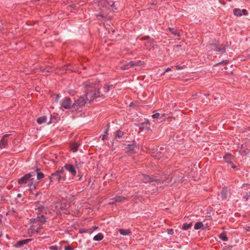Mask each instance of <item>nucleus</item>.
<instances>
[{"label": "nucleus", "mask_w": 250, "mask_h": 250, "mask_svg": "<svg viewBox=\"0 0 250 250\" xmlns=\"http://www.w3.org/2000/svg\"><path fill=\"white\" fill-rule=\"evenodd\" d=\"M85 87L86 99L81 97L73 103L74 107L77 109L83 106L87 102L91 103L95 98L100 97L99 91H97V84L92 80L83 83Z\"/></svg>", "instance_id": "nucleus-1"}, {"label": "nucleus", "mask_w": 250, "mask_h": 250, "mask_svg": "<svg viewBox=\"0 0 250 250\" xmlns=\"http://www.w3.org/2000/svg\"><path fill=\"white\" fill-rule=\"evenodd\" d=\"M49 178L50 180V183L53 182L62 183L65 181L66 178L63 168L62 167L61 169L52 173Z\"/></svg>", "instance_id": "nucleus-2"}, {"label": "nucleus", "mask_w": 250, "mask_h": 250, "mask_svg": "<svg viewBox=\"0 0 250 250\" xmlns=\"http://www.w3.org/2000/svg\"><path fill=\"white\" fill-rule=\"evenodd\" d=\"M36 172L35 171L25 174L21 178L19 179L18 183L19 185L28 184V186L31 188L33 185L34 178L32 177L35 176Z\"/></svg>", "instance_id": "nucleus-3"}, {"label": "nucleus", "mask_w": 250, "mask_h": 250, "mask_svg": "<svg viewBox=\"0 0 250 250\" xmlns=\"http://www.w3.org/2000/svg\"><path fill=\"white\" fill-rule=\"evenodd\" d=\"M100 4L106 9L114 11V1L113 0H101L100 1Z\"/></svg>", "instance_id": "nucleus-4"}, {"label": "nucleus", "mask_w": 250, "mask_h": 250, "mask_svg": "<svg viewBox=\"0 0 250 250\" xmlns=\"http://www.w3.org/2000/svg\"><path fill=\"white\" fill-rule=\"evenodd\" d=\"M69 206L68 205L62 202L58 203L56 206V208L58 211L66 214L69 213Z\"/></svg>", "instance_id": "nucleus-5"}, {"label": "nucleus", "mask_w": 250, "mask_h": 250, "mask_svg": "<svg viewBox=\"0 0 250 250\" xmlns=\"http://www.w3.org/2000/svg\"><path fill=\"white\" fill-rule=\"evenodd\" d=\"M61 105L65 109H70L71 107H74L73 103L69 97L65 98L62 101Z\"/></svg>", "instance_id": "nucleus-6"}, {"label": "nucleus", "mask_w": 250, "mask_h": 250, "mask_svg": "<svg viewBox=\"0 0 250 250\" xmlns=\"http://www.w3.org/2000/svg\"><path fill=\"white\" fill-rule=\"evenodd\" d=\"M141 61H139L137 62L134 61H130L126 64L121 67V69L122 70H128L130 68H131L135 66H138L141 65Z\"/></svg>", "instance_id": "nucleus-7"}, {"label": "nucleus", "mask_w": 250, "mask_h": 250, "mask_svg": "<svg viewBox=\"0 0 250 250\" xmlns=\"http://www.w3.org/2000/svg\"><path fill=\"white\" fill-rule=\"evenodd\" d=\"M63 168L68 171L72 176H74L76 175V170L72 165L70 164H66L64 165Z\"/></svg>", "instance_id": "nucleus-8"}, {"label": "nucleus", "mask_w": 250, "mask_h": 250, "mask_svg": "<svg viewBox=\"0 0 250 250\" xmlns=\"http://www.w3.org/2000/svg\"><path fill=\"white\" fill-rule=\"evenodd\" d=\"M10 136V134L4 135L0 141V148L1 149L6 147L8 145V140L7 138Z\"/></svg>", "instance_id": "nucleus-9"}, {"label": "nucleus", "mask_w": 250, "mask_h": 250, "mask_svg": "<svg viewBox=\"0 0 250 250\" xmlns=\"http://www.w3.org/2000/svg\"><path fill=\"white\" fill-rule=\"evenodd\" d=\"M35 210L37 213L42 214V215L46 214L49 212L48 208L42 206L38 207L37 208H35Z\"/></svg>", "instance_id": "nucleus-10"}, {"label": "nucleus", "mask_w": 250, "mask_h": 250, "mask_svg": "<svg viewBox=\"0 0 250 250\" xmlns=\"http://www.w3.org/2000/svg\"><path fill=\"white\" fill-rule=\"evenodd\" d=\"M140 178L141 179L142 182L145 183H149L152 181H155L153 178L150 177L149 176L145 174H141L139 175Z\"/></svg>", "instance_id": "nucleus-11"}, {"label": "nucleus", "mask_w": 250, "mask_h": 250, "mask_svg": "<svg viewBox=\"0 0 250 250\" xmlns=\"http://www.w3.org/2000/svg\"><path fill=\"white\" fill-rule=\"evenodd\" d=\"M233 14L236 16H241L242 15H247L248 13L246 9H234Z\"/></svg>", "instance_id": "nucleus-12"}, {"label": "nucleus", "mask_w": 250, "mask_h": 250, "mask_svg": "<svg viewBox=\"0 0 250 250\" xmlns=\"http://www.w3.org/2000/svg\"><path fill=\"white\" fill-rule=\"evenodd\" d=\"M32 241V239H27L19 241L15 245L16 248H20L22 247L24 245Z\"/></svg>", "instance_id": "nucleus-13"}, {"label": "nucleus", "mask_w": 250, "mask_h": 250, "mask_svg": "<svg viewBox=\"0 0 250 250\" xmlns=\"http://www.w3.org/2000/svg\"><path fill=\"white\" fill-rule=\"evenodd\" d=\"M232 156L230 154H226L224 156V159L226 161V162L229 164H230L231 167L232 168H235V166H234V164L231 162V160L232 159Z\"/></svg>", "instance_id": "nucleus-14"}, {"label": "nucleus", "mask_w": 250, "mask_h": 250, "mask_svg": "<svg viewBox=\"0 0 250 250\" xmlns=\"http://www.w3.org/2000/svg\"><path fill=\"white\" fill-rule=\"evenodd\" d=\"M221 199L223 200L227 199L228 197V190L227 188H223L220 194Z\"/></svg>", "instance_id": "nucleus-15"}, {"label": "nucleus", "mask_w": 250, "mask_h": 250, "mask_svg": "<svg viewBox=\"0 0 250 250\" xmlns=\"http://www.w3.org/2000/svg\"><path fill=\"white\" fill-rule=\"evenodd\" d=\"M124 133L121 130H118L116 132V134L114 136V140H117L118 139H122L124 136Z\"/></svg>", "instance_id": "nucleus-16"}, {"label": "nucleus", "mask_w": 250, "mask_h": 250, "mask_svg": "<svg viewBox=\"0 0 250 250\" xmlns=\"http://www.w3.org/2000/svg\"><path fill=\"white\" fill-rule=\"evenodd\" d=\"M135 147H136V146L134 144L128 145L126 147L127 151L130 153H134Z\"/></svg>", "instance_id": "nucleus-17"}, {"label": "nucleus", "mask_w": 250, "mask_h": 250, "mask_svg": "<svg viewBox=\"0 0 250 250\" xmlns=\"http://www.w3.org/2000/svg\"><path fill=\"white\" fill-rule=\"evenodd\" d=\"M120 233L122 235H127L131 233L130 229H120L119 230Z\"/></svg>", "instance_id": "nucleus-18"}, {"label": "nucleus", "mask_w": 250, "mask_h": 250, "mask_svg": "<svg viewBox=\"0 0 250 250\" xmlns=\"http://www.w3.org/2000/svg\"><path fill=\"white\" fill-rule=\"evenodd\" d=\"M47 121V117L45 116L40 117L37 119V123L41 125L42 123H45Z\"/></svg>", "instance_id": "nucleus-19"}, {"label": "nucleus", "mask_w": 250, "mask_h": 250, "mask_svg": "<svg viewBox=\"0 0 250 250\" xmlns=\"http://www.w3.org/2000/svg\"><path fill=\"white\" fill-rule=\"evenodd\" d=\"M104 238V235L102 233H99L97 235H96L94 238L93 240L94 241H101Z\"/></svg>", "instance_id": "nucleus-20"}, {"label": "nucleus", "mask_w": 250, "mask_h": 250, "mask_svg": "<svg viewBox=\"0 0 250 250\" xmlns=\"http://www.w3.org/2000/svg\"><path fill=\"white\" fill-rule=\"evenodd\" d=\"M149 124L148 122L147 121L146 122H144L143 123L139 125V128L141 129H145L146 130H148L150 128L149 126L145 127V125H147Z\"/></svg>", "instance_id": "nucleus-21"}, {"label": "nucleus", "mask_w": 250, "mask_h": 250, "mask_svg": "<svg viewBox=\"0 0 250 250\" xmlns=\"http://www.w3.org/2000/svg\"><path fill=\"white\" fill-rule=\"evenodd\" d=\"M70 149L73 152H75L78 150V144L77 143H73L70 146Z\"/></svg>", "instance_id": "nucleus-22"}, {"label": "nucleus", "mask_w": 250, "mask_h": 250, "mask_svg": "<svg viewBox=\"0 0 250 250\" xmlns=\"http://www.w3.org/2000/svg\"><path fill=\"white\" fill-rule=\"evenodd\" d=\"M36 220L41 223L44 224L46 222V218L43 215H41L40 216H38Z\"/></svg>", "instance_id": "nucleus-23"}, {"label": "nucleus", "mask_w": 250, "mask_h": 250, "mask_svg": "<svg viewBox=\"0 0 250 250\" xmlns=\"http://www.w3.org/2000/svg\"><path fill=\"white\" fill-rule=\"evenodd\" d=\"M219 238L222 240L223 241H227L228 240V238L227 236V234L226 233V232H223L222 233H221L220 235H219Z\"/></svg>", "instance_id": "nucleus-24"}, {"label": "nucleus", "mask_w": 250, "mask_h": 250, "mask_svg": "<svg viewBox=\"0 0 250 250\" xmlns=\"http://www.w3.org/2000/svg\"><path fill=\"white\" fill-rule=\"evenodd\" d=\"M214 47V50L218 52H224L225 51V47H219L216 45H213Z\"/></svg>", "instance_id": "nucleus-25"}, {"label": "nucleus", "mask_w": 250, "mask_h": 250, "mask_svg": "<svg viewBox=\"0 0 250 250\" xmlns=\"http://www.w3.org/2000/svg\"><path fill=\"white\" fill-rule=\"evenodd\" d=\"M203 224L201 222H198L196 223V224L194 225V228L195 229H201L203 227Z\"/></svg>", "instance_id": "nucleus-26"}, {"label": "nucleus", "mask_w": 250, "mask_h": 250, "mask_svg": "<svg viewBox=\"0 0 250 250\" xmlns=\"http://www.w3.org/2000/svg\"><path fill=\"white\" fill-rule=\"evenodd\" d=\"M191 226H192L191 223H189V224L185 223L183 224L182 229L184 230H187V229H188L189 228H190Z\"/></svg>", "instance_id": "nucleus-27"}, {"label": "nucleus", "mask_w": 250, "mask_h": 250, "mask_svg": "<svg viewBox=\"0 0 250 250\" xmlns=\"http://www.w3.org/2000/svg\"><path fill=\"white\" fill-rule=\"evenodd\" d=\"M37 179L38 180H41L44 177V174L42 172H38L39 169H37Z\"/></svg>", "instance_id": "nucleus-28"}, {"label": "nucleus", "mask_w": 250, "mask_h": 250, "mask_svg": "<svg viewBox=\"0 0 250 250\" xmlns=\"http://www.w3.org/2000/svg\"><path fill=\"white\" fill-rule=\"evenodd\" d=\"M168 30L173 35H177L178 36H180V34H179V33L178 32L177 30H176V29H174L173 28H170V27L168 28Z\"/></svg>", "instance_id": "nucleus-29"}, {"label": "nucleus", "mask_w": 250, "mask_h": 250, "mask_svg": "<svg viewBox=\"0 0 250 250\" xmlns=\"http://www.w3.org/2000/svg\"><path fill=\"white\" fill-rule=\"evenodd\" d=\"M125 199V197L120 196H116L115 198V202H121Z\"/></svg>", "instance_id": "nucleus-30"}, {"label": "nucleus", "mask_w": 250, "mask_h": 250, "mask_svg": "<svg viewBox=\"0 0 250 250\" xmlns=\"http://www.w3.org/2000/svg\"><path fill=\"white\" fill-rule=\"evenodd\" d=\"M161 116H163L164 115H161L159 113H156L152 115V118L153 119L161 118L162 117H160Z\"/></svg>", "instance_id": "nucleus-31"}, {"label": "nucleus", "mask_w": 250, "mask_h": 250, "mask_svg": "<svg viewBox=\"0 0 250 250\" xmlns=\"http://www.w3.org/2000/svg\"><path fill=\"white\" fill-rule=\"evenodd\" d=\"M52 70V68L50 66H47L46 68H45L44 69H42V72H49L51 71Z\"/></svg>", "instance_id": "nucleus-32"}, {"label": "nucleus", "mask_w": 250, "mask_h": 250, "mask_svg": "<svg viewBox=\"0 0 250 250\" xmlns=\"http://www.w3.org/2000/svg\"><path fill=\"white\" fill-rule=\"evenodd\" d=\"M154 42V40L153 39H151L150 40H149L146 44H145V45L146 46H148V45H149V46H151L152 45V44H153Z\"/></svg>", "instance_id": "nucleus-33"}, {"label": "nucleus", "mask_w": 250, "mask_h": 250, "mask_svg": "<svg viewBox=\"0 0 250 250\" xmlns=\"http://www.w3.org/2000/svg\"><path fill=\"white\" fill-rule=\"evenodd\" d=\"M243 198H245L246 201H248L250 198V194H249L247 192H246L245 195L243 196Z\"/></svg>", "instance_id": "nucleus-34"}, {"label": "nucleus", "mask_w": 250, "mask_h": 250, "mask_svg": "<svg viewBox=\"0 0 250 250\" xmlns=\"http://www.w3.org/2000/svg\"><path fill=\"white\" fill-rule=\"evenodd\" d=\"M242 188H244V189H250V185L248 184H245L243 185Z\"/></svg>", "instance_id": "nucleus-35"}, {"label": "nucleus", "mask_w": 250, "mask_h": 250, "mask_svg": "<svg viewBox=\"0 0 250 250\" xmlns=\"http://www.w3.org/2000/svg\"><path fill=\"white\" fill-rule=\"evenodd\" d=\"M80 233H87V229H79Z\"/></svg>", "instance_id": "nucleus-36"}, {"label": "nucleus", "mask_w": 250, "mask_h": 250, "mask_svg": "<svg viewBox=\"0 0 250 250\" xmlns=\"http://www.w3.org/2000/svg\"><path fill=\"white\" fill-rule=\"evenodd\" d=\"M240 151L241 154L243 156L246 155L248 154V152L246 151L245 150H243L242 148H241Z\"/></svg>", "instance_id": "nucleus-37"}, {"label": "nucleus", "mask_w": 250, "mask_h": 250, "mask_svg": "<svg viewBox=\"0 0 250 250\" xmlns=\"http://www.w3.org/2000/svg\"><path fill=\"white\" fill-rule=\"evenodd\" d=\"M51 250H58V247L57 246H51L49 247Z\"/></svg>", "instance_id": "nucleus-38"}, {"label": "nucleus", "mask_w": 250, "mask_h": 250, "mask_svg": "<svg viewBox=\"0 0 250 250\" xmlns=\"http://www.w3.org/2000/svg\"><path fill=\"white\" fill-rule=\"evenodd\" d=\"M107 135H108V133H107V131H106L105 132V134L103 135L102 140H104L106 139L107 138Z\"/></svg>", "instance_id": "nucleus-39"}, {"label": "nucleus", "mask_w": 250, "mask_h": 250, "mask_svg": "<svg viewBox=\"0 0 250 250\" xmlns=\"http://www.w3.org/2000/svg\"><path fill=\"white\" fill-rule=\"evenodd\" d=\"M104 89H105L104 91L105 92H108V91L109 90V86L107 85H106L104 87Z\"/></svg>", "instance_id": "nucleus-40"}, {"label": "nucleus", "mask_w": 250, "mask_h": 250, "mask_svg": "<svg viewBox=\"0 0 250 250\" xmlns=\"http://www.w3.org/2000/svg\"><path fill=\"white\" fill-rule=\"evenodd\" d=\"M167 233L169 234H173L174 232H173V230L172 229H167Z\"/></svg>", "instance_id": "nucleus-41"}, {"label": "nucleus", "mask_w": 250, "mask_h": 250, "mask_svg": "<svg viewBox=\"0 0 250 250\" xmlns=\"http://www.w3.org/2000/svg\"><path fill=\"white\" fill-rule=\"evenodd\" d=\"M87 233H90V234L93 232L92 228H90L89 229H87Z\"/></svg>", "instance_id": "nucleus-42"}, {"label": "nucleus", "mask_w": 250, "mask_h": 250, "mask_svg": "<svg viewBox=\"0 0 250 250\" xmlns=\"http://www.w3.org/2000/svg\"><path fill=\"white\" fill-rule=\"evenodd\" d=\"M171 70V68L170 67L167 68L165 71L162 73V75H164L167 72Z\"/></svg>", "instance_id": "nucleus-43"}, {"label": "nucleus", "mask_w": 250, "mask_h": 250, "mask_svg": "<svg viewBox=\"0 0 250 250\" xmlns=\"http://www.w3.org/2000/svg\"><path fill=\"white\" fill-rule=\"evenodd\" d=\"M228 63V61L226 60L225 61H223L222 62L219 63V64H221V63L227 64Z\"/></svg>", "instance_id": "nucleus-44"}, {"label": "nucleus", "mask_w": 250, "mask_h": 250, "mask_svg": "<svg viewBox=\"0 0 250 250\" xmlns=\"http://www.w3.org/2000/svg\"><path fill=\"white\" fill-rule=\"evenodd\" d=\"M91 228H92V230H93V231H94L95 230H96V229H98V228L97 227H96V226H93V227H91Z\"/></svg>", "instance_id": "nucleus-45"}, {"label": "nucleus", "mask_w": 250, "mask_h": 250, "mask_svg": "<svg viewBox=\"0 0 250 250\" xmlns=\"http://www.w3.org/2000/svg\"><path fill=\"white\" fill-rule=\"evenodd\" d=\"M115 203H116V202H115V200L114 201L109 202V205H114L115 204Z\"/></svg>", "instance_id": "nucleus-46"}, {"label": "nucleus", "mask_w": 250, "mask_h": 250, "mask_svg": "<svg viewBox=\"0 0 250 250\" xmlns=\"http://www.w3.org/2000/svg\"><path fill=\"white\" fill-rule=\"evenodd\" d=\"M97 17H101V18H104V16H103V15H102V14H100V15H97Z\"/></svg>", "instance_id": "nucleus-47"}, {"label": "nucleus", "mask_w": 250, "mask_h": 250, "mask_svg": "<svg viewBox=\"0 0 250 250\" xmlns=\"http://www.w3.org/2000/svg\"><path fill=\"white\" fill-rule=\"evenodd\" d=\"M21 196V194H20V193H19V194L17 195V197H18V198H20Z\"/></svg>", "instance_id": "nucleus-48"}, {"label": "nucleus", "mask_w": 250, "mask_h": 250, "mask_svg": "<svg viewBox=\"0 0 250 250\" xmlns=\"http://www.w3.org/2000/svg\"><path fill=\"white\" fill-rule=\"evenodd\" d=\"M143 39H149V37L148 36H146V37H144Z\"/></svg>", "instance_id": "nucleus-49"}, {"label": "nucleus", "mask_w": 250, "mask_h": 250, "mask_svg": "<svg viewBox=\"0 0 250 250\" xmlns=\"http://www.w3.org/2000/svg\"><path fill=\"white\" fill-rule=\"evenodd\" d=\"M248 129L250 130V126L248 127Z\"/></svg>", "instance_id": "nucleus-50"}, {"label": "nucleus", "mask_w": 250, "mask_h": 250, "mask_svg": "<svg viewBox=\"0 0 250 250\" xmlns=\"http://www.w3.org/2000/svg\"><path fill=\"white\" fill-rule=\"evenodd\" d=\"M177 69H180V67L179 66H177Z\"/></svg>", "instance_id": "nucleus-51"}, {"label": "nucleus", "mask_w": 250, "mask_h": 250, "mask_svg": "<svg viewBox=\"0 0 250 250\" xmlns=\"http://www.w3.org/2000/svg\"><path fill=\"white\" fill-rule=\"evenodd\" d=\"M183 178H184V177H182V178L181 179V180L183 181L184 180H183Z\"/></svg>", "instance_id": "nucleus-52"}, {"label": "nucleus", "mask_w": 250, "mask_h": 250, "mask_svg": "<svg viewBox=\"0 0 250 250\" xmlns=\"http://www.w3.org/2000/svg\"><path fill=\"white\" fill-rule=\"evenodd\" d=\"M59 95H57V98H59Z\"/></svg>", "instance_id": "nucleus-53"}, {"label": "nucleus", "mask_w": 250, "mask_h": 250, "mask_svg": "<svg viewBox=\"0 0 250 250\" xmlns=\"http://www.w3.org/2000/svg\"><path fill=\"white\" fill-rule=\"evenodd\" d=\"M1 233L0 232V237H1Z\"/></svg>", "instance_id": "nucleus-54"}]
</instances>
